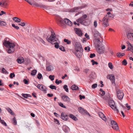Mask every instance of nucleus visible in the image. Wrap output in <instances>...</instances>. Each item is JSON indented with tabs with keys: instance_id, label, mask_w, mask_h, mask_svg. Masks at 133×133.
Masks as SVG:
<instances>
[{
	"instance_id": "nucleus-1",
	"label": "nucleus",
	"mask_w": 133,
	"mask_h": 133,
	"mask_svg": "<svg viewBox=\"0 0 133 133\" xmlns=\"http://www.w3.org/2000/svg\"><path fill=\"white\" fill-rule=\"evenodd\" d=\"M3 44L5 46L8 48L7 52L8 53H11L15 51L16 44L10 42L9 38H6L5 39Z\"/></svg>"
},
{
	"instance_id": "nucleus-2",
	"label": "nucleus",
	"mask_w": 133,
	"mask_h": 133,
	"mask_svg": "<svg viewBox=\"0 0 133 133\" xmlns=\"http://www.w3.org/2000/svg\"><path fill=\"white\" fill-rule=\"evenodd\" d=\"M58 40V39L56 38V35L55 33L54 32L52 31L51 36L47 39V41L49 42L52 43L53 41H56Z\"/></svg>"
},
{
	"instance_id": "nucleus-3",
	"label": "nucleus",
	"mask_w": 133,
	"mask_h": 133,
	"mask_svg": "<svg viewBox=\"0 0 133 133\" xmlns=\"http://www.w3.org/2000/svg\"><path fill=\"white\" fill-rule=\"evenodd\" d=\"M92 32L94 34V36L95 39L98 42H99L100 40L99 37L101 38V34L96 30H95Z\"/></svg>"
},
{
	"instance_id": "nucleus-4",
	"label": "nucleus",
	"mask_w": 133,
	"mask_h": 133,
	"mask_svg": "<svg viewBox=\"0 0 133 133\" xmlns=\"http://www.w3.org/2000/svg\"><path fill=\"white\" fill-rule=\"evenodd\" d=\"M109 105L113 110L116 111L117 112H118V110L113 100H110L109 102Z\"/></svg>"
},
{
	"instance_id": "nucleus-5",
	"label": "nucleus",
	"mask_w": 133,
	"mask_h": 133,
	"mask_svg": "<svg viewBox=\"0 0 133 133\" xmlns=\"http://www.w3.org/2000/svg\"><path fill=\"white\" fill-rule=\"evenodd\" d=\"M74 50L73 51H77L82 50V47L80 43L76 42L75 45Z\"/></svg>"
},
{
	"instance_id": "nucleus-6",
	"label": "nucleus",
	"mask_w": 133,
	"mask_h": 133,
	"mask_svg": "<svg viewBox=\"0 0 133 133\" xmlns=\"http://www.w3.org/2000/svg\"><path fill=\"white\" fill-rule=\"evenodd\" d=\"M108 17L107 16H105L102 21V24L104 27H107L109 25L108 22L109 19Z\"/></svg>"
},
{
	"instance_id": "nucleus-7",
	"label": "nucleus",
	"mask_w": 133,
	"mask_h": 133,
	"mask_svg": "<svg viewBox=\"0 0 133 133\" xmlns=\"http://www.w3.org/2000/svg\"><path fill=\"white\" fill-rule=\"evenodd\" d=\"M117 95L118 98L119 100L122 99L124 96V94L122 91L120 90L117 91Z\"/></svg>"
},
{
	"instance_id": "nucleus-8",
	"label": "nucleus",
	"mask_w": 133,
	"mask_h": 133,
	"mask_svg": "<svg viewBox=\"0 0 133 133\" xmlns=\"http://www.w3.org/2000/svg\"><path fill=\"white\" fill-rule=\"evenodd\" d=\"M111 124L112 128L114 129L117 130L118 129V125L115 121L114 120L111 121Z\"/></svg>"
},
{
	"instance_id": "nucleus-9",
	"label": "nucleus",
	"mask_w": 133,
	"mask_h": 133,
	"mask_svg": "<svg viewBox=\"0 0 133 133\" xmlns=\"http://www.w3.org/2000/svg\"><path fill=\"white\" fill-rule=\"evenodd\" d=\"M107 78L110 79L112 82V84H115V76L113 74H110L107 75Z\"/></svg>"
},
{
	"instance_id": "nucleus-10",
	"label": "nucleus",
	"mask_w": 133,
	"mask_h": 133,
	"mask_svg": "<svg viewBox=\"0 0 133 133\" xmlns=\"http://www.w3.org/2000/svg\"><path fill=\"white\" fill-rule=\"evenodd\" d=\"M37 87L39 89L44 92H46L47 90L46 87L42 84H38Z\"/></svg>"
},
{
	"instance_id": "nucleus-11",
	"label": "nucleus",
	"mask_w": 133,
	"mask_h": 133,
	"mask_svg": "<svg viewBox=\"0 0 133 133\" xmlns=\"http://www.w3.org/2000/svg\"><path fill=\"white\" fill-rule=\"evenodd\" d=\"M78 109L79 112L81 114H86L90 116V115L88 112L87 111L83 108L80 107L78 108Z\"/></svg>"
},
{
	"instance_id": "nucleus-12",
	"label": "nucleus",
	"mask_w": 133,
	"mask_h": 133,
	"mask_svg": "<svg viewBox=\"0 0 133 133\" xmlns=\"http://www.w3.org/2000/svg\"><path fill=\"white\" fill-rule=\"evenodd\" d=\"M82 50L77 51H72L73 53L78 58H80L82 55Z\"/></svg>"
},
{
	"instance_id": "nucleus-13",
	"label": "nucleus",
	"mask_w": 133,
	"mask_h": 133,
	"mask_svg": "<svg viewBox=\"0 0 133 133\" xmlns=\"http://www.w3.org/2000/svg\"><path fill=\"white\" fill-rule=\"evenodd\" d=\"M62 100L64 102H69L70 101V99L67 96L64 95L62 96L61 97Z\"/></svg>"
},
{
	"instance_id": "nucleus-14",
	"label": "nucleus",
	"mask_w": 133,
	"mask_h": 133,
	"mask_svg": "<svg viewBox=\"0 0 133 133\" xmlns=\"http://www.w3.org/2000/svg\"><path fill=\"white\" fill-rule=\"evenodd\" d=\"M85 5V6H81V7L79 6L78 7L74 8L72 9H71L70 10V11L71 12H77V10L79 9H81L83 8H84L86 6Z\"/></svg>"
},
{
	"instance_id": "nucleus-15",
	"label": "nucleus",
	"mask_w": 133,
	"mask_h": 133,
	"mask_svg": "<svg viewBox=\"0 0 133 133\" xmlns=\"http://www.w3.org/2000/svg\"><path fill=\"white\" fill-rule=\"evenodd\" d=\"M61 119L65 121H67L68 119V116L64 112H62L61 115Z\"/></svg>"
},
{
	"instance_id": "nucleus-16",
	"label": "nucleus",
	"mask_w": 133,
	"mask_h": 133,
	"mask_svg": "<svg viewBox=\"0 0 133 133\" xmlns=\"http://www.w3.org/2000/svg\"><path fill=\"white\" fill-rule=\"evenodd\" d=\"M97 52L99 54H102L105 52V48L103 46H102L99 48L97 50Z\"/></svg>"
},
{
	"instance_id": "nucleus-17",
	"label": "nucleus",
	"mask_w": 133,
	"mask_h": 133,
	"mask_svg": "<svg viewBox=\"0 0 133 133\" xmlns=\"http://www.w3.org/2000/svg\"><path fill=\"white\" fill-rule=\"evenodd\" d=\"M64 21L66 24L70 26H71L73 24L72 22L67 18L64 19Z\"/></svg>"
},
{
	"instance_id": "nucleus-18",
	"label": "nucleus",
	"mask_w": 133,
	"mask_h": 133,
	"mask_svg": "<svg viewBox=\"0 0 133 133\" xmlns=\"http://www.w3.org/2000/svg\"><path fill=\"white\" fill-rule=\"evenodd\" d=\"M76 34L79 36H81L82 35V32L81 30L78 28H76L74 29Z\"/></svg>"
},
{
	"instance_id": "nucleus-19",
	"label": "nucleus",
	"mask_w": 133,
	"mask_h": 133,
	"mask_svg": "<svg viewBox=\"0 0 133 133\" xmlns=\"http://www.w3.org/2000/svg\"><path fill=\"white\" fill-rule=\"evenodd\" d=\"M127 36L129 39L133 41V33L129 32L127 34Z\"/></svg>"
},
{
	"instance_id": "nucleus-20",
	"label": "nucleus",
	"mask_w": 133,
	"mask_h": 133,
	"mask_svg": "<svg viewBox=\"0 0 133 133\" xmlns=\"http://www.w3.org/2000/svg\"><path fill=\"white\" fill-rule=\"evenodd\" d=\"M63 129L65 132H68L70 131L69 128L67 126L64 125L63 127Z\"/></svg>"
},
{
	"instance_id": "nucleus-21",
	"label": "nucleus",
	"mask_w": 133,
	"mask_h": 133,
	"mask_svg": "<svg viewBox=\"0 0 133 133\" xmlns=\"http://www.w3.org/2000/svg\"><path fill=\"white\" fill-rule=\"evenodd\" d=\"M99 116L104 121H106V118L105 116L104 115V114L102 112H99Z\"/></svg>"
},
{
	"instance_id": "nucleus-22",
	"label": "nucleus",
	"mask_w": 133,
	"mask_h": 133,
	"mask_svg": "<svg viewBox=\"0 0 133 133\" xmlns=\"http://www.w3.org/2000/svg\"><path fill=\"white\" fill-rule=\"evenodd\" d=\"M17 61L18 63L21 64L24 62V60L23 57H19L17 59Z\"/></svg>"
},
{
	"instance_id": "nucleus-23",
	"label": "nucleus",
	"mask_w": 133,
	"mask_h": 133,
	"mask_svg": "<svg viewBox=\"0 0 133 133\" xmlns=\"http://www.w3.org/2000/svg\"><path fill=\"white\" fill-rule=\"evenodd\" d=\"M84 21L85 20L82 18L81 17L76 20V21L77 22L81 24H84Z\"/></svg>"
},
{
	"instance_id": "nucleus-24",
	"label": "nucleus",
	"mask_w": 133,
	"mask_h": 133,
	"mask_svg": "<svg viewBox=\"0 0 133 133\" xmlns=\"http://www.w3.org/2000/svg\"><path fill=\"white\" fill-rule=\"evenodd\" d=\"M71 89L73 90H78L79 89L78 87L76 85L74 84L71 87Z\"/></svg>"
},
{
	"instance_id": "nucleus-25",
	"label": "nucleus",
	"mask_w": 133,
	"mask_h": 133,
	"mask_svg": "<svg viewBox=\"0 0 133 133\" xmlns=\"http://www.w3.org/2000/svg\"><path fill=\"white\" fill-rule=\"evenodd\" d=\"M69 117L71 118L74 121H76L77 120V118L75 117V116L74 115L72 114H70L69 115Z\"/></svg>"
},
{
	"instance_id": "nucleus-26",
	"label": "nucleus",
	"mask_w": 133,
	"mask_h": 133,
	"mask_svg": "<svg viewBox=\"0 0 133 133\" xmlns=\"http://www.w3.org/2000/svg\"><path fill=\"white\" fill-rule=\"evenodd\" d=\"M2 7L3 8H5L6 7L7 3L5 1H2Z\"/></svg>"
},
{
	"instance_id": "nucleus-27",
	"label": "nucleus",
	"mask_w": 133,
	"mask_h": 133,
	"mask_svg": "<svg viewBox=\"0 0 133 133\" xmlns=\"http://www.w3.org/2000/svg\"><path fill=\"white\" fill-rule=\"evenodd\" d=\"M53 67L51 65H48L46 67V70L48 71H51L53 70Z\"/></svg>"
},
{
	"instance_id": "nucleus-28",
	"label": "nucleus",
	"mask_w": 133,
	"mask_h": 133,
	"mask_svg": "<svg viewBox=\"0 0 133 133\" xmlns=\"http://www.w3.org/2000/svg\"><path fill=\"white\" fill-rule=\"evenodd\" d=\"M13 21L16 22H19L21 21V20L18 18L17 17H14L12 18Z\"/></svg>"
},
{
	"instance_id": "nucleus-29",
	"label": "nucleus",
	"mask_w": 133,
	"mask_h": 133,
	"mask_svg": "<svg viewBox=\"0 0 133 133\" xmlns=\"http://www.w3.org/2000/svg\"><path fill=\"white\" fill-rule=\"evenodd\" d=\"M7 24L6 23L3 21H0V25L2 26H5Z\"/></svg>"
},
{
	"instance_id": "nucleus-30",
	"label": "nucleus",
	"mask_w": 133,
	"mask_h": 133,
	"mask_svg": "<svg viewBox=\"0 0 133 133\" xmlns=\"http://www.w3.org/2000/svg\"><path fill=\"white\" fill-rule=\"evenodd\" d=\"M38 40L45 45H46V43L41 38L39 37L38 39Z\"/></svg>"
},
{
	"instance_id": "nucleus-31",
	"label": "nucleus",
	"mask_w": 133,
	"mask_h": 133,
	"mask_svg": "<svg viewBox=\"0 0 133 133\" xmlns=\"http://www.w3.org/2000/svg\"><path fill=\"white\" fill-rule=\"evenodd\" d=\"M0 122L3 125L5 126H7L6 123L3 120H2L1 119V118L0 117Z\"/></svg>"
},
{
	"instance_id": "nucleus-32",
	"label": "nucleus",
	"mask_w": 133,
	"mask_h": 133,
	"mask_svg": "<svg viewBox=\"0 0 133 133\" xmlns=\"http://www.w3.org/2000/svg\"><path fill=\"white\" fill-rule=\"evenodd\" d=\"M22 95L23 97L26 98H27L28 97H30L31 96L29 94H22Z\"/></svg>"
},
{
	"instance_id": "nucleus-33",
	"label": "nucleus",
	"mask_w": 133,
	"mask_h": 133,
	"mask_svg": "<svg viewBox=\"0 0 133 133\" xmlns=\"http://www.w3.org/2000/svg\"><path fill=\"white\" fill-rule=\"evenodd\" d=\"M125 54L124 53H117V56L119 57H121L122 56H124Z\"/></svg>"
},
{
	"instance_id": "nucleus-34",
	"label": "nucleus",
	"mask_w": 133,
	"mask_h": 133,
	"mask_svg": "<svg viewBox=\"0 0 133 133\" xmlns=\"http://www.w3.org/2000/svg\"><path fill=\"white\" fill-rule=\"evenodd\" d=\"M57 19V21L61 23H63L64 22L62 19L59 17H58Z\"/></svg>"
},
{
	"instance_id": "nucleus-35",
	"label": "nucleus",
	"mask_w": 133,
	"mask_h": 133,
	"mask_svg": "<svg viewBox=\"0 0 133 133\" xmlns=\"http://www.w3.org/2000/svg\"><path fill=\"white\" fill-rule=\"evenodd\" d=\"M37 72V71L36 70H32L31 73V74L32 76H34L35 75Z\"/></svg>"
},
{
	"instance_id": "nucleus-36",
	"label": "nucleus",
	"mask_w": 133,
	"mask_h": 133,
	"mask_svg": "<svg viewBox=\"0 0 133 133\" xmlns=\"http://www.w3.org/2000/svg\"><path fill=\"white\" fill-rule=\"evenodd\" d=\"M2 73L5 74H8V72L7 71L5 70V68H3L2 69Z\"/></svg>"
},
{
	"instance_id": "nucleus-37",
	"label": "nucleus",
	"mask_w": 133,
	"mask_h": 133,
	"mask_svg": "<svg viewBox=\"0 0 133 133\" xmlns=\"http://www.w3.org/2000/svg\"><path fill=\"white\" fill-rule=\"evenodd\" d=\"M63 88L64 90L66 92H68L69 91L68 88V86L66 85H64Z\"/></svg>"
},
{
	"instance_id": "nucleus-38",
	"label": "nucleus",
	"mask_w": 133,
	"mask_h": 133,
	"mask_svg": "<svg viewBox=\"0 0 133 133\" xmlns=\"http://www.w3.org/2000/svg\"><path fill=\"white\" fill-rule=\"evenodd\" d=\"M108 65L109 67L111 69H112L113 68L114 66L111 63L109 62L108 63Z\"/></svg>"
},
{
	"instance_id": "nucleus-39",
	"label": "nucleus",
	"mask_w": 133,
	"mask_h": 133,
	"mask_svg": "<svg viewBox=\"0 0 133 133\" xmlns=\"http://www.w3.org/2000/svg\"><path fill=\"white\" fill-rule=\"evenodd\" d=\"M12 122L13 124L15 125H16L17 124V122L16 120V118L15 117L12 119Z\"/></svg>"
},
{
	"instance_id": "nucleus-40",
	"label": "nucleus",
	"mask_w": 133,
	"mask_h": 133,
	"mask_svg": "<svg viewBox=\"0 0 133 133\" xmlns=\"http://www.w3.org/2000/svg\"><path fill=\"white\" fill-rule=\"evenodd\" d=\"M64 41L65 42H66L67 43V44H70L71 43V41H69L68 39H64Z\"/></svg>"
},
{
	"instance_id": "nucleus-41",
	"label": "nucleus",
	"mask_w": 133,
	"mask_h": 133,
	"mask_svg": "<svg viewBox=\"0 0 133 133\" xmlns=\"http://www.w3.org/2000/svg\"><path fill=\"white\" fill-rule=\"evenodd\" d=\"M49 87L51 89H55V90L56 89V87L55 85H51L49 86Z\"/></svg>"
},
{
	"instance_id": "nucleus-42",
	"label": "nucleus",
	"mask_w": 133,
	"mask_h": 133,
	"mask_svg": "<svg viewBox=\"0 0 133 133\" xmlns=\"http://www.w3.org/2000/svg\"><path fill=\"white\" fill-rule=\"evenodd\" d=\"M37 77L38 79H40L42 77V75L41 73H39L37 75Z\"/></svg>"
},
{
	"instance_id": "nucleus-43",
	"label": "nucleus",
	"mask_w": 133,
	"mask_h": 133,
	"mask_svg": "<svg viewBox=\"0 0 133 133\" xmlns=\"http://www.w3.org/2000/svg\"><path fill=\"white\" fill-rule=\"evenodd\" d=\"M55 44V47L56 48H59V44L57 42H55L54 43Z\"/></svg>"
},
{
	"instance_id": "nucleus-44",
	"label": "nucleus",
	"mask_w": 133,
	"mask_h": 133,
	"mask_svg": "<svg viewBox=\"0 0 133 133\" xmlns=\"http://www.w3.org/2000/svg\"><path fill=\"white\" fill-rule=\"evenodd\" d=\"M55 82L58 85L59 83H61L62 82V81L61 80L58 81V79H56Z\"/></svg>"
},
{
	"instance_id": "nucleus-45",
	"label": "nucleus",
	"mask_w": 133,
	"mask_h": 133,
	"mask_svg": "<svg viewBox=\"0 0 133 133\" xmlns=\"http://www.w3.org/2000/svg\"><path fill=\"white\" fill-rule=\"evenodd\" d=\"M59 48L60 50H61L62 51H65L64 48L63 46H60L59 47Z\"/></svg>"
},
{
	"instance_id": "nucleus-46",
	"label": "nucleus",
	"mask_w": 133,
	"mask_h": 133,
	"mask_svg": "<svg viewBox=\"0 0 133 133\" xmlns=\"http://www.w3.org/2000/svg\"><path fill=\"white\" fill-rule=\"evenodd\" d=\"M7 110L11 114L13 115L12 111L11 109L9 108H8Z\"/></svg>"
},
{
	"instance_id": "nucleus-47",
	"label": "nucleus",
	"mask_w": 133,
	"mask_h": 133,
	"mask_svg": "<svg viewBox=\"0 0 133 133\" xmlns=\"http://www.w3.org/2000/svg\"><path fill=\"white\" fill-rule=\"evenodd\" d=\"M12 27L14 28L15 29H16L17 30H18L19 29V27L18 26H15L14 24H12Z\"/></svg>"
},
{
	"instance_id": "nucleus-48",
	"label": "nucleus",
	"mask_w": 133,
	"mask_h": 133,
	"mask_svg": "<svg viewBox=\"0 0 133 133\" xmlns=\"http://www.w3.org/2000/svg\"><path fill=\"white\" fill-rule=\"evenodd\" d=\"M59 105L61 107L64 108H66V107L65 105H64L61 102L59 103Z\"/></svg>"
},
{
	"instance_id": "nucleus-49",
	"label": "nucleus",
	"mask_w": 133,
	"mask_h": 133,
	"mask_svg": "<svg viewBox=\"0 0 133 133\" xmlns=\"http://www.w3.org/2000/svg\"><path fill=\"white\" fill-rule=\"evenodd\" d=\"M54 75H50L49 76V78L51 81H53L54 79Z\"/></svg>"
},
{
	"instance_id": "nucleus-50",
	"label": "nucleus",
	"mask_w": 133,
	"mask_h": 133,
	"mask_svg": "<svg viewBox=\"0 0 133 133\" xmlns=\"http://www.w3.org/2000/svg\"><path fill=\"white\" fill-rule=\"evenodd\" d=\"M15 76V74L14 73H11L10 75V78H12Z\"/></svg>"
},
{
	"instance_id": "nucleus-51",
	"label": "nucleus",
	"mask_w": 133,
	"mask_h": 133,
	"mask_svg": "<svg viewBox=\"0 0 133 133\" xmlns=\"http://www.w3.org/2000/svg\"><path fill=\"white\" fill-rule=\"evenodd\" d=\"M127 63L126 59H124L122 62V64H123L125 65H126L127 64Z\"/></svg>"
},
{
	"instance_id": "nucleus-52",
	"label": "nucleus",
	"mask_w": 133,
	"mask_h": 133,
	"mask_svg": "<svg viewBox=\"0 0 133 133\" xmlns=\"http://www.w3.org/2000/svg\"><path fill=\"white\" fill-rule=\"evenodd\" d=\"M91 62L92 63V65H93L95 64H98V63L97 62L95 61L94 60H91Z\"/></svg>"
},
{
	"instance_id": "nucleus-53",
	"label": "nucleus",
	"mask_w": 133,
	"mask_h": 133,
	"mask_svg": "<svg viewBox=\"0 0 133 133\" xmlns=\"http://www.w3.org/2000/svg\"><path fill=\"white\" fill-rule=\"evenodd\" d=\"M85 74H87L89 73V70L88 69H86L84 70L83 71Z\"/></svg>"
},
{
	"instance_id": "nucleus-54",
	"label": "nucleus",
	"mask_w": 133,
	"mask_h": 133,
	"mask_svg": "<svg viewBox=\"0 0 133 133\" xmlns=\"http://www.w3.org/2000/svg\"><path fill=\"white\" fill-rule=\"evenodd\" d=\"M97 23L96 21H95L94 22V25L95 28H96L97 26Z\"/></svg>"
},
{
	"instance_id": "nucleus-55",
	"label": "nucleus",
	"mask_w": 133,
	"mask_h": 133,
	"mask_svg": "<svg viewBox=\"0 0 133 133\" xmlns=\"http://www.w3.org/2000/svg\"><path fill=\"white\" fill-rule=\"evenodd\" d=\"M6 12L3 11H2L0 13V16H2L4 14H6Z\"/></svg>"
},
{
	"instance_id": "nucleus-56",
	"label": "nucleus",
	"mask_w": 133,
	"mask_h": 133,
	"mask_svg": "<svg viewBox=\"0 0 133 133\" xmlns=\"http://www.w3.org/2000/svg\"><path fill=\"white\" fill-rule=\"evenodd\" d=\"M97 84L96 83L92 85V88L94 89L97 87Z\"/></svg>"
},
{
	"instance_id": "nucleus-57",
	"label": "nucleus",
	"mask_w": 133,
	"mask_h": 133,
	"mask_svg": "<svg viewBox=\"0 0 133 133\" xmlns=\"http://www.w3.org/2000/svg\"><path fill=\"white\" fill-rule=\"evenodd\" d=\"M19 25L21 26H24L25 25V23L24 22H22L19 24Z\"/></svg>"
},
{
	"instance_id": "nucleus-58",
	"label": "nucleus",
	"mask_w": 133,
	"mask_h": 133,
	"mask_svg": "<svg viewBox=\"0 0 133 133\" xmlns=\"http://www.w3.org/2000/svg\"><path fill=\"white\" fill-rule=\"evenodd\" d=\"M95 54H90V58H93L94 57H95Z\"/></svg>"
},
{
	"instance_id": "nucleus-59",
	"label": "nucleus",
	"mask_w": 133,
	"mask_h": 133,
	"mask_svg": "<svg viewBox=\"0 0 133 133\" xmlns=\"http://www.w3.org/2000/svg\"><path fill=\"white\" fill-rule=\"evenodd\" d=\"M132 46L131 45L128 46L127 50H131V47H132Z\"/></svg>"
},
{
	"instance_id": "nucleus-60",
	"label": "nucleus",
	"mask_w": 133,
	"mask_h": 133,
	"mask_svg": "<svg viewBox=\"0 0 133 133\" xmlns=\"http://www.w3.org/2000/svg\"><path fill=\"white\" fill-rule=\"evenodd\" d=\"M54 120H55V122L56 123V124L59 125L60 124L59 123L58 121L56 119H54Z\"/></svg>"
},
{
	"instance_id": "nucleus-61",
	"label": "nucleus",
	"mask_w": 133,
	"mask_h": 133,
	"mask_svg": "<svg viewBox=\"0 0 133 133\" xmlns=\"http://www.w3.org/2000/svg\"><path fill=\"white\" fill-rule=\"evenodd\" d=\"M87 17V15L84 14L81 17L83 19H84V20H85V19Z\"/></svg>"
},
{
	"instance_id": "nucleus-62",
	"label": "nucleus",
	"mask_w": 133,
	"mask_h": 133,
	"mask_svg": "<svg viewBox=\"0 0 133 133\" xmlns=\"http://www.w3.org/2000/svg\"><path fill=\"white\" fill-rule=\"evenodd\" d=\"M125 106L127 108H128V110H129L130 109V105H128V103H127L125 104Z\"/></svg>"
},
{
	"instance_id": "nucleus-63",
	"label": "nucleus",
	"mask_w": 133,
	"mask_h": 133,
	"mask_svg": "<svg viewBox=\"0 0 133 133\" xmlns=\"http://www.w3.org/2000/svg\"><path fill=\"white\" fill-rule=\"evenodd\" d=\"M54 115L57 117H60V115L58 114H57V113L54 112Z\"/></svg>"
},
{
	"instance_id": "nucleus-64",
	"label": "nucleus",
	"mask_w": 133,
	"mask_h": 133,
	"mask_svg": "<svg viewBox=\"0 0 133 133\" xmlns=\"http://www.w3.org/2000/svg\"><path fill=\"white\" fill-rule=\"evenodd\" d=\"M79 98L80 99H82L83 98H84L85 97L84 96H82L81 95H79Z\"/></svg>"
}]
</instances>
